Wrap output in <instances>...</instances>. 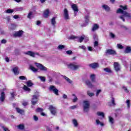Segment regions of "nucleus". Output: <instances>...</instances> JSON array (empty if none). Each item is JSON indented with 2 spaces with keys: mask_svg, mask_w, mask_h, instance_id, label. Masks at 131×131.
<instances>
[{
  "mask_svg": "<svg viewBox=\"0 0 131 131\" xmlns=\"http://www.w3.org/2000/svg\"><path fill=\"white\" fill-rule=\"evenodd\" d=\"M120 8L117 10V14H122V15H121L119 17L120 19L122 20L123 22L125 21V19L124 18V17H126L127 18H129V19H131V15L130 13L125 11V10H127V6H122L120 5Z\"/></svg>",
  "mask_w": 131,
  "mask_h": 131,
  "instance_id": "1",
  "label": "nucleus"
},
{
  "mask_svg": "<svg viewBox=\"0 0 131 131\" xmlns=\"http://www.w3.org/2000/svg\"><path fill=\"white\" fill-rule=\"evenodd\" d=\"M80 66H79L76 62H73L68 65V68L71 69V70L76 71L79 69Z\"/></svg>",
  "mask_w": 131,
  "mask_h": 131,
  "instance_id": "2",
  "label": "nucleus"
},
{
  "mask_svg": "<svg viewBox=\"0 0 131 131\" xmlns=\"http://www.w3.org/2000/svg\"><path fill=\"white\" fill-rule=\"evenodd\" d=\"M83 110L85 113L89 112L90 110V101L84 100L83 102Z\"/></svg>",
  "mask_w": 131,
  "mask_h": 131,
  "instance_id": "3",
  "label": "nucleus"
},
{
  "mask_svg": "<svg viewBox=\"0 0 131 131\" xmlns=\"http://www.w3.org/2000/svg\"><path fill=\"white\" fill-rule=\"evenodd\" d=\"M38 97H39L38 92L36 93L35 95H33L31 101L32 105H36L37 102H38Z\"/></svg>",
  "mask_w": 131,
  "mask_h": 131,
  "instance_id": "4",
  "label": "nucleus"
},
{
  "mask_svg": "<svg viewBox=\"0 0 131 131\" xmlns=\"http://www.w3.org/2000/svg\"><path fill=\"white\" fill-rule=\"evenodd\" d=\"M49 110H50L51 114L56 116L57 115V108L53 105H50L49 107Z\"/></svg>",
  "mask_w": 131,
  "mask_h": 131,
  "instance_id": "5",
  "label": "nucleus"
},
{
  "mask_svg": "<svg viewBox=\"0 0 131 131\" xmlns=\"http://www.w3.org/2000/svg\"><path fill=\"white\" fill-rule=\"evenodd\" d=\"M36 67L39 68L41 71H45V72H47L48 71V68L47 67L43 66L42 64L39 63H35Z\"/></svg>",
  "mask_w": 131,
  "mask_h": 131,
  "instance_id": "6",
  "label": "nucleus"
},
{
  "mask_svg": "<svg viewBox=\"0 0 131 131\" xmlns=\"http://www.w3.org/2000/svg\"><path fill=\"white\" fill-rule=\"evenodd\" d=\"M63 17L65 20H70V16H69L68 10L66 8H65L63 11Z\"/></svg>",
  "mask_w": 131,
  "mask_h": 131,
  "instance_id": "7",
  "label": "nucleus"
},
{
  "mask_svg": "<svg viewBox=\"0 0 131 131\" xmlns=\"http://www.w3.org/2000/svg\"><path fill=\"white\" fill-rule=\"evenodd\" d=\"M114 69L115 71L118 72V71H120V64L118 63V62H115L114 63Z\"/></svg>",
  "mask_w": 131,
  "mask_h": 131,
  "instance_id": "8",
  "label": "nucleus"
},
{
  "mask_svg": "<svg viewBox=\"0 0 131 131\" xmlns=\"http://www.w3.org/2000/svg\"><path fill=\"white\" fill-rule=\"evenodd\" d=\"M23 31H19L17 32H16L14 34L13 36L15 37H20V36H22L23 35Z\"/></svg>",
  "mask_w": 131,
  "mask_h": 131,
  "instance_id": "9",
  "label": "nucleus"
},
{
  "mask_svg": "<svg viewBox=\"0 0 131 131\" xmlns=\"http://www.w3.org/2000/svg\"><path fill=\"white\" fill-rule=\"evenodd\" d=\"M12 72H13L14 75H19L20 72L19 71V68L18 67H16L13 68Z\"/></svg>",
  "mask_w": 131,
  "mask_h": 131,
  "instance_id": "10",
  "label": "nucleus"
},
{
  "mask_svg": "<svg viewBox=\"0 0 131 131\" xmlns=\"http://www.w3.org/2000/svg\"><path fill=\"white\" fill-rule=\"evenodd\" d=\"M106 54L108 55H116V51L112 49L106 50Z\"/></svg>",
  "mask_w": 131,
  "mask_h": 131,
  "instance_id": "11",
  "label": "nucleus"
},
{
  "mask_svg": "<svg viewBox=\"0 0 131 131\" xmlns=\"http://www.w3.org/2000/svg\"><path fill=\"white\" fill-rule=\"evenodd\" d=\"M89 66L93 69H96L99 67V64L98 63L94 62L89 64Z\"/></svg>",
  "mask_w": 131,
  "mask_h": 131,
  "instance_id": "12",
  "label": "nucleus"
},
{
  "mask_svg": "<svg viewBox=\"0 0 131 131\" xmlns=\"http://www.w3.org/2000/svg\"><path fill=\"white\" fill-rule=\"evenodd\" d=\"M6 100V94L5 92H2L1 94L0 100L1 102H4Z\"/></svg>",
  "mask_w": 131,
  "mask_h": 131,
  "instance_id": "13",
  "label": "nucleus"
},
{
  "mask_svg": "<svg viewBox=\"0 0 131 131\" xmlns=\"http://www.w3.org/2000/svg\"><path fill=\"white\" fill-rule=\"evenodd\" d=\"M100 28V26L99 25L95 24L93 25V26L92 28V31H96V30H98Z\"/></svg>",
  "mask_w": 131,
  "mask_h": 131,
  "instance_id": "14",
  "label": "nucleus"
},
{
  "mask_svg": "<svg viewBox=\"0 0 131 131\" xmlns=\"http://www.w3.org/2000/svg\"><path fill=\"white\" fill-rule=\"evenodd\" d=\"M25 55H27L28 56H30V57H33V58H34V52H32V51H27L26 52H25Z\"/></svg>",
  "mask_w": 131,
  "mask_h": 131,
  "instance_id": "15",
  "label": "nucleus"
},
{
  "mask_svg": "<svg viewBox=\"0 0 131 131\" xmlns=\"http://www.w3.org/2000/svg\"><path fill=\"white\" fill-rule=\"evenodd\" d=\"M102 9H103V10H104V11H105L106 12H110V8L109 7V6L108 5H103L102 6Z\"/></svg>",
  "mask_w": 131,
  "mask_h": 131,
  "instance_id": "16",
  "label": "nucleus"
},
{
  "mask_svg": "<svg viewBox=\"0 0 131 131\" xmlns=\"http://www.w3.org/2000/svg\"><path fill=\"white\" fill-rule=\"evenodd\" d=\"M83 39H84V36L83 35L81 37H77L76 41H78V42H82L83 41Z\"/></svg>",
  "mask_w": 131,
  "mask_h": 131,
  "instance_id": "17",
  "label": "nucleus"
},
{
  "mask_svg": "<svg viewBox=\"0 0 131 131\" xmlns=\"http://www.w3.org/2000/svg\"><path fill=\"white\" fill-rule=\"evenodd\" d=\"M85 83L86 85H88V86L90 89H93V88H94V85L92 84V82H91L90 80L86 81Z\"/></svg>",
  "mask_w": 131,
  "mask_h": 131,
  "instance_id": "18",
  "label": "nucleus"
},
{
  "mask_svg": "<svg viewBox=\"0 0 131 131\" xmlns=\"http://www.w3.org/2000/svg\"><path fill=\"white\" fill-rule=\"evenodd\" d=\"M124 53L125 54H129L131 53V48L129 46H127L126 47L125 50H124Z\"/></svg>",
  "mask_w": 131,
  "mask_h": 131,
  "instance_id": "19",
  "label": "nucleus"
},
{
  "mask_svg": "<svg viewBox=\"0 0 131 131\" xmlns=\"http://www.w3.org/2000/svg\"><path fill=\"white\" fill-rule=\"evenodd\" d=\"M51 22L53 27H56V17H53L51 19Z\"/></svg>",
  "mask_w": 131,
  "mask_h": 131,
  "instance_id": "20",
  "label": "nucleus"
},
{
  "mask_svg": "<svg viewBox=\"0 0 131 131\" xmlns=\"http://www.w3.org/2000/svg\"><path fill=\"white\" fill-rule=\"evenodd\" d=\"M71 8L73 9L74 12H78V8H77V6L76 4H72L71 5Z\"/></svg>",
  "mask_w": 131,
  "mask_h": 131,
  "instance_id": "21",
  "label": "nucleus"
},
{
  "mask_svg": "<svg viewBox=\"0 0 131 131\" xmlns=\"http://www.w3.org/2000/svg\"><path fill=\"white\" fill-rule=\"evenodd\" d=\"M72 123L74 125V127H77V126H78V123L77 122V120L76 119H73Z\"/></svg>",
  "mask_w": 131,
  "mask_h": 131,
  "instance_id": "22",
  "label": "nucleus"
},
{
  "mask_svg": "<svg viewBox=\"0 0 131 131\" xmlns=\"http://www.w3.org/2000/svg\"><path fill=\"white\" fill-rule=\"evenodd\" d=\"M49 14H50V11H49V9H47L44 12V14H43V16L45 17V18H48Z\"/></svg>",
  "mask_w": 131,
  "mask_h": 131,
  "instance_id": "23",
  "label": "nucleus"
},
{
  "mask_svg": "<svg viewBox=\"0 0 131 131\" xmlns=\"http://www.w3.org/2000/svg\"><path fill=\"white\" fill-rule=\"evenodd\" d=\"M90 79H91L92 82H95V81H96V75L95 74L91 75Z\"/></svg>",
  "mask_w": 131,
  "mask_h": 131,
  "instance_id": "24",
  "label": "nucleus"
},
{
  "mask_svg": "<svg viewBox=\"0 0 131 131\" xmlns=\"http://www.w3.org/2000/svg\"><path fill=\"white\" fill-rule=\"evenodd\" d=\"M108 122L111 124H113L114 123V119L111 116H108Z\"/></svg>",
  "mask_w": 131,
  "mask_h": 131,
  "instance_id": "25",
  "label": "nucleus"
},
{
  "mask_svg": "<svg viewBox=\"0 0 131 131\" xmlns=\"http://www.w3.org/2000/svg\"><path fill=\"white\" fill-rule=\"evenodd\" d=\"M16 111L17 113H19V114H23V113H24V110H21L18 107H16Z\"/></svg>",
  "mask_w": 131,
  "mask_h": 131,
  "instance_id": "26",
  "label": "nucleus"
},
{
  "mask_svg": "<svg viewBox=\"0 0 131 131\" xmlns=\"http://www.w3.org/2000/svg\"><path fill=\"white\" fill-rule=\"evenodd\" d=\"M96 124L97 125H101V126H104V123L101 122V121H100V120H99V119H97L96 120Z\"/></svg>",
  "mask_w": 131,
  "mask_h": 131,
  "instance_id": "27",
  "label": "nucleus"
},
{
  "mask_svg": "<svg viewBox=\"0 0 131 131\" xmlns=\"http://www.w3.org/2000/svg\"><path fill=\"white\" fill-rule=\"evenodd\" d=\"M87 95L89 97H94L95 96V93L91 92V91H87Z\"/></svg>",
  "mask_w": 131,
  "mask_h": 131,
  "instance_id": "28",
  "label": "nucleus"
},
{
  "mask_svg": "<svg viewBox=\"0 0 131 131\" xmlns=\"http://www.w3.org/2000/svg\"><path fill=\"white\" fill-rule=\"evenodd\" d=\"M30 69L32 70L33 72H37V69H36L33 66L30 65Z\"/></svg>",
  "mask_w": 131,
  "mask_h": 131,
  "instance_id": "29",
  "label": "nucleus"
},
{
  "mask_svg": "<svg viewBox=\"0 0 131 131\" xmlns=\"http://www.w3.org/2000/svg\"><path fill=\"white\" fill-rule=\"evenodd\" d=\"M5 13H7V14H11V13H14V9H8L5 11Z\"/></svg>",
  "mask_w": 131,
  "mask_h": 131,
  "instance_id": "30",
  "label": "nucleus"
},
{
  "mask_svg": "<svg viewBox=\"0 0 131 131\" xmlns=\"http://www.w3.org/2000/svg\"><path fill=\"white\" fill-rule=\"evenodd\" d=\"M90 21V15H87L85 16V23L88 24L89 23V21Z\"/></svg>",
  "mask_w": 131,
  "mask_h": 131,
  "instance_id": "31",
  "label": "nucleus"
},
{
  "mask_svg": "<svg viewBox=\"0 0 131 131\" xmlns=\"http://www.w3.org/2000/svg\"><path fill=\"white\" fill-rule=\"evenodd\" d=\"M27 85L28 86H32L33 85V83L31 81V80H29L26 82Z\"/></svg>",
  "mask_w": 131,
  "mask_h": 131,
  "instance_id": "32",
  "label": "nucleus"
},
{
  "mask_svg": "<svg viewBox=\"0 0 131 131\" xmlns=\"http://www.w3.org/2000/svg\"><path fill=\"white\" fill-rule=\"evenodd\" d=\"M10 96L11 98H14V97H16V96H17V94H16V91H13L12 92H11Z\"/></svg>",
  "mask_w": 131,
  "mask_h": 131,
  "instance_id": "33",
  "label": "nucleus"
},
{
  "mask_svg": "<svg viewBox=\"0 0 131 131\" xmlns=\"http://www.w3.org/2000/svg\"><path fill=\"white\" fill-rule=\"evenodd\" d=\"M104 71L107 72V73H112V71L109 68H105L103 69Z\"/></svg>",
  "mask_w": 131,
  "mask_h": 131,
  "instance_id": "34",
  "label": "nucleus"
},
{
  "mask_svg": "<svg viewBox=\"0 0 131 131\" xmlns=\"http://www.w3.org/2000/svg\"><path fill=\"white\" fill-rule=\"evenodd\" d=\"M97 115H98V116H102V117H104L105 116L104 113L101 112H98L97 113Z\"/></svg>",
  "mask_w": 131,
  "mask_h": 131,
  "instance_id": "35",
  "label": "nucleus"
},
{
  "mask_svg": "<svg viewBox=\"0 0 131 131\" xmlns=\"http://www.w3.org/2000/svg\"><path fill=\"white\" fill-rule=\"evenodd\" d=\"M56 89V86L54 85H50V87L49 88V90L51 92H54L55 90Z\"/></svg>",
  "mask_w": 131,
  "mask_h": 131,
  "instance_id": "36",
  "label": "nucleus"
},
{
  "mask_svg": "<svg viewBox=\"0 0 131 131\" xmlns=\"http://www.w3.org/2000/svg\"><path fill=\"white\" fill-rule=\"evenodd\" d=\"M24 125L23 124H19V125L17 126V128H18V129H24Z\"/></svg>",
  "mask_w": 131,
  "mask_h": 131,
  "instance_id": "37",
  "label": "nucleus"
},
{
  "mask_svg": "<svg viewBox=\"0 0 131 131\" xmlns=\"http://www.w3.org/2000/svg\"><path fill=\"white\" fill-rule=\"evenodd\" d=\"M24 90L26 91V92H30L31 90L28 88L27 85L24 86Z\"/></svg>",
  "mask_w": 131,
  "mask_h": 131,
  "instance_id": "38",
  "label": "nucleus"
},
{
  "mask_svg": "<svg viewBox=\"0 0 131 131\" xmlns=\"http://www.w3.org/2000/svg\"><path fill=\"white\" fill-rule=\"evenodd\" d=\"M38 78H39L40 79L41 81H42V82H45V81H46V77H45L39 76Z\"/></svg>",
  "mask_w": 131,
  "mask_h": 131,
  "instance_id": "39",
  "label": "nucleus"
},
{
  "mask_svg": "<svg viewBox=\"0 0 131 131\" xmlns=\"http://www.w3.org/2000/svg\"><path fill=\"white\" fill-rule=\"evenodd\" d=\"M126 104H127V108L130 107V101L129 100H127L126 101Z\"/></svg>",
  "mask_w": 131,
  "mask_h": 131,
  "instance_id": "40",
  "label": "nucleus"
},
{
  "mask_svg": "<svg viewBox=\"0 0 131 131\" xmlns=\"http://www.w3.org/2000/svg\"><path fill=\"white\" fill-rule=\"evenodd\" d=\"M19 79L20 80H27V78H26V77L24 76H20L19 77Z\"/></svg>",
  "mask_w": 131,
  "mask_h": 131,
  "instance_id": "41",
  "label": "nucleus"
},
{
  "mask_svg": "<svg viewBox=\"0 0 131 131\" xmlns=\"http://www.w3.org/2000/svg\"><path fill=\"white\" fill-rule=\"evenodd\" d=\"M72 96L73 97H75L73 99V102L74 103H75V102H76L78 100V99L77 98V97L75 96V94H73Z\"/></svg>",
  "mask_w": 131,
  "mask_h": 131,
  "instance_id": "42",
  "label": "nucleus"
},
{
  "mask_svg": "<svg viewBox=\"0 0 131 131\" xmlns=\"http://www.w3.org/2000/svg\"><path fill=\"white\" fill-rule=\"evenodd\" d=\"M58 50H63V49H65V46L64 45H59L57 47Z\"/></svg>",
  "mask_w": 131,
  "mask_h": 131,
  "instance_id": "43",
  "label": "nucleus"
},
{
  "mask_svg": "<svg viewBox=\"0 0 131 131\" xmlns=\"http://www.w3.org/2000/svg\"><path fill=\"white\" fill-rule=\"evenodd\" d=\"M32 17V11H30L27 16V18L28 19H31V17Z\"/></svg>",
  "mask_w": 131,
  "mask_h": 131,
  "instance_id": "44",
  "label": "nucleus"
},
{
  "mask_svg": "<svg viewBox=\"0 0 131 131\" xmlns=\"http://www.w3.org/2000/svg\"><path fill=\"white\" fill-rule=\"evenodd\" d=\"M79 49H81V50H83V51H85V50H86V47L84 45H82L79 47Z\"/></svg>",
  "mask_w": 131,
  "mask_h": 131,
  "instance_id": "45",
  "label": "nucleus"
},
{
  "mask_svg": "<svg viewBox=\"0 0 131 131\" xmlns=\"http://www.w3.org/2000/svg\"><path fill=\"white\" fill-rule=\"evenodd\" d=\"M53 93L55 94L56 96H59V90L57 89V88L53 91Z\"/></svg>",
  "mask_w": 131,
  "mask_h": 131,
  "instance_id": "46",
  "label": "nucleus"
},
{
  "mask_svg": "<svg viewBox=\"0 0 131 131\" xmlns=\"http://www.w3.org/2000/svg\"><path fill=\"white\" fill-rule=\"evenodd\" d=\"M1 127L2 128H3V130L4 131H10V130H9V128H8V127L5 126H2Z\"/></svg>",
  "mask_w": 131,
  "mask_h": 131,
  "instance_id": "47",
  "label": "nucleus"
},
{
  "mask_svg": "<svg viewBox=\"0 0 131 131\" xmlns=\"http://www.w3.org/2000/svg\"><path fill=\"white\" fill-rule=\"evenodd\" d=\"M116 104L115 103V100L114 98H112V106H115Z\"/></svg>",
  "mask_w": 131,
  "mask_h": 131,
  "instance_id": "48",
  "label": "nucleus"
},
{
  "mask_svg": "<svg viewBox=\"0 0 131 131\" xmlns=\"http://www.w3.org/2000/svg\"><path fill=\"white\" fill-rule=\"evenodd\" d=\"M36 111L37 112H42L43 111V110L42 108H41L38 107V108H37L36 110Z\"/></svg>",
  "mask_w": 131,
  "mask_h": 131,
  "instance_id": "49",
  "label": "nucleus"
},
{
  "mask_svg": "<svg viewBox=\"0 0 131 131\" xmlns=\"http://www.w3.org/2000/svg\"><path fill=\"white\" fill-rule=\"evenodd\" d=\"M77 37L78 36H71L70 37L71 39H76V40H77Z\"/></svg>",
  "mask_w": 131,
  "mask_h": 131,
  "instance_id": "50",
  "label": "nucleus"
},
{
  "mask_svg": "<svg viewBox=\"0 0 131 131\" xmlns=\"http://www.w3.org/2000/svg\"><path fill=\"white\" fill-rule=\"evenodd\" d=\"M101 92H102L101 90H98L96 91V97H98V96H99V95L100 94V93H101Z\"/></svg>",
  "mask_w": 131,
  "mask_h": 131,
  "instance_id": "51",
  "label": "nucleus"
},
{
  "mask_svg": "<svg viewBox=\"0 0 131 131\" xmlns=\"http://www.w3.org/2000/svg\"><path fill=\"white\" fill-rule=\"evenodd\" d=\"M117 47L118 49H120V50L123 49V46L120 44H117Z\"/></svg>",
  "mask_w": 131,
  "mask_h": 131,
  "instance_id": "52",
  "label": "nucleus"
},
{
  "mask_svg": "<svg viewBox=\"0 0 131 131\" xmlns=\"http://www.w3.org/2000/svg\"><path fill=\"white\" fill-rule=\"evenodd\" d=\"M70 109H72V110H74V109H76V108H77V105H73L70 106Z\"/></svg>",
  "mask_w": 131,
  "mask_h": 131,
  "instance_id": "53",
  "label": "nucleus"
},
{
  "mask_svg": "<svg viewBox=\"0 0 131 131\" xmlns=\"http://www.w3.org/2000/svg\"><path fill=\"white\" fill-rule=\"evenodd\" d=\"M93 38L95 40H98V35H97V34H94L93 36Z\"/></svg>",
  "mask_w": 131,
  "mask_h": 131,
  "instance_id": "54",
  "label": "nucleus"
},
{
  "mask_svg": "<svg viewBox=\"0 0 131 131\" xmlns=\"http://www.w3.org/2000/svg\"><path fill=\"white\" fill-rule=\"evenodd\" d=\"M66 53L67 54V55H72V51L71 50H68L66 52Z\"/></svg>",
  "mask_w": 131,
  "mask_h": 131,
  "instance_id": "55",
  "label": "nucleus"
},
{
  "mask_svg": "<svg viewBox=\"0 0 131 131\" xmlns=\"http://www.w3.org/2000/svg\"><path fill=\"white\" fill-rule=\"evenodd\" d=\"M110 36H111L112 38H114L115 37V35H114V34H113V33H110Z\"/></svg>",
  "mask_w": 131,
  "mask_h": 131,
  "instance_id": "56",
  "label": "nucleus"
},
{
  "mask_svg": "<svg viewBox=\"0 0 131 131\" xmlns=\"http://www.w3.org/2000/svg\"><path fill=\"white\" fill-rule=\"evenodd\" d=\"M121 28L124 29V30H128V28H127V27H125L124 26H122Z\"/></svg>",
  "mask_w": 131,
  "mask_h": 131,
  "instance_id": "57",
  "label": "nucleus"
},
{
  "mask_svg": "<svg viewBox=\"0 0 131 131\" xmlns=\"http://www.w3.org/2000/svg\"><path fill=\"white\" fill-rule=\"evenodd\" d=\"M17 11H23L24 10V8L23 7H18L17 8Z\"/></svg>",
  "mask_w": 131,
  "mask_h": 131,
  "instance_id": "58",
  "label": "nucleus"
},
{
  "mask_svg": "<svg viewBox=\"0 0 131 131\" xmlns=\"http://www.w3.org/2000/svg\"><path fill=\"white\" fill-rule=\"evenodd\" d=\"M33 118H34V120H35V121H37V120H38V117H37V116H34Z\"/></svg>",
  "mask_w": 131,
  "mask_h": 131,
  "instance_id": "59",
  "label": "nucleus"
},
{
  "mask_svg": "<svg viewBox=\"0 0 131 131\" xmlns=\"http://www.w3.org/2000/svg\"><path fill=\"white\" fill-rule=\"evenodd\" d=\"M13 18L14 19H19V18H20V17H19V15H14V16H13Z\"/></svg>",
  "mask_w": 131,
  "mask_h": 131,
  "instance_id": "60",
  "label": "nucleus"
},
{
  "mask_svg": "<svg viewBox=\"0 0 131 131\" xmlns=\"http://www.w3.org/2000/svg\"><path fill=\"white\" fill-rule=\"evenodd\" d=\"M98 46H99V42H98V41H96L94 42V47H98Z\"/></svg>",
  "mask_w": 131,
  "mask_h": 131,
  "instance_id": "61",
  "label": "nucleus"
},
{
  "mask_svg": "<svg viewBox=\"0 0 131 131\" xmlns=\"http://www.w3.org/2000/svg\"><path fill=\"white\" fill-rule=\"evenodd\" d=\"M123 89L124 91H125V92L126 93H128V90H127V88H126V87L123 86Z\"/></svg>",
  "mask_w": 131,
  "mask_h": 131,
  "instance_id": "62",
  "label": "nucleus"
},
{
  "mask_svg": "<svg viewBox=\"0 0 131 131\" xmlns=\"http://www.w3.org/2000/svg\"><path fill=\"white\" fill-rule=\"evenodd\" d=\"M67 81L68 82H69V83H72V82H73L72 80H71L70 79H69V78L67 80Z\"/></svg>",
  "mask_w": 131,
  "mask_h": 131,
  "instance_id": "63",
  "label": "nucleus"
},
{
  "mask_svg": "<svg viewBox=\"0 0 131 131\" xmlns=\"http://www.w3.org/2000/svg\"><path fill=\"white\" fill-rule=\"evenodd\" d=\"M6 42H7V40H6V39H3L1 41V43H6Z\"/></svg>",
  "mask_w": 131,
  "mask_h": 131,
  "instance_id": "64",
  "label": "nucleus"
}]
</instances>
